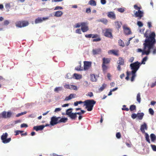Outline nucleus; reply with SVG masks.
<instances>
[{"label": "nucleus", "mask_w": 156, "mask_h": 156, "mask_svg": "<svg viewBox=\"0 0 156 156\" xmlns=\"http://www.w3.org/2000/svg\"><path fill=\"white\" fill-rule=\"evenodd\" d=\"M102 67L103 71H105L108 69V67L105 65V64H102Z\"/></svg>", "instance_id": "41"}, {"label": "nucleus", "mask_w": 156, "mask_h": 156, "mask_svg": "<svg viewBox=\"0 0 156 156\" xmlns=\"http://www.w3.org/2000/svg\"><path fill=\"white\" fill-rule=\"evenodd\" d=\"M69 117L72 120H75L76 117L77 115L76 114V113H72Z\"/></svg>", "instance_id": "23"}, {"label": "nucleus", "mask_w": 156, "mask_h": 156, "mask_svg": "<svg viewBox=\"0 0 156 156\" xmlns=\"http://www.w3.org/2000/svg\"><path fill=\"white\" fill-rule=\"evenodd\" d=\"M117 63L118 65L117 69L119 71H120L121 70V66H123L124 64V59L122 57H119Z\"/></svg>", "instance_id": "9"}, {"label": "nucleus", "mask_w": 156, "mask_h": 156, "mask_svg": "<svg viewBox=\"0 0 156 156\" xmlns=\"http://www.w3.org/2000/svg\"><path fill=\"white\" fill-rule=\"evenodd\" d=\"M88 95L90 97H91L93 96V93L92 92H90L88 93Z\"/></svg>", "instance_id": "63"}, {"label": "nucleus", "mask_w": 156, "mask_h": 156, "mask_svg": "<svg viewBox=\"0 0 156 156\" xmlns=\"http://www.w3.org/2000/svg\"><path fill=\"white\" fill-rule=\"evenodd\" d=\"M137 116V114L133 113L132 114L131 117L133 119H135L136 118Z\"/></svg>", "instance_id": "49"}, {"label": "nucleus", "mask_w": 156, "mask_h": 156, "mask_svg": "<svg viewBox=\"0 0 156 156\" xmlns=\"http://www.w3.org/2000/svg\"><path fill=\"white\" fill-rule=\"evenodd\" d=\"M89 30L88 27H81V30L83 32H85L88 30Z\"/></svg>", "instance_id": "34"}, {"label": "nucleus", "mask_w": 156, "mask_h": 156, "mask_svg": "<svg viewBox=\"0 0 156 156\" xmlns=\"http://www.w3.org/2000/svg\"><path fill=\"white\" fill-rule=\"evenodd\" d=\"M90 80L92 82H96L97 80V77L95 75L92 74L90 75Z\"/></svg>", "instance_id": "22"}, {"label": "nucleus", "mask_w": 156, "mask_h": 156, "mask_svg": "<svg viewBox=\"0 0 156 156\" xmlns=\"http://www.w3.org/2000/svg\"><path fill=\"white\" fill-rule=\"evenodd\" d=\"M9 22L8 20H5L4 21V25H8L9 24Z\"/></svg>", "instance_id": "61"}, {"label": "nucleus", "mask_w": 156, "mask_h": 156, "mask_svg": "<svg viewBox=\"0 0 156 156\" xmlns=\"http://www.w3.org/2000/svg\"><path fill=\"white\" fill-rule=\"evenodd\" d=\"M61 109L60 108H56L54 112H56L58 111H60L61 110Z\"/></svg>", "instance_id": "62"}, {"label": "nucleus", "mask_w": 156, "mask_h": 156, "mask_svg": "<svg viewBox=\"0 0 156 156\" xmlns=\"http://www.w3.org/2000/svg\"><path fill=\"white\" fill-rule=\"evenodd\" d=\"M118 43L119 45L122 46V47H124L125 46V44L123 41L121 39H119L118 41Z\"/></svg>", "instance_id": "35"}, {"label": "nucleus", "mask_w": 156, "mask_h": 156, "mask_svg": "<svg viewBox=\"0 0 156 156\" xmlns=\"http://www.w3.org/2000/svg\"><path fill=\"white\" fill-rule=\"evenodd\" d=\"M96 101L93 100H87L84 101V106H86V108L88 111H90L93 109L94 105L96 103Z\"/></svg>", "instance_id": "4"}, {"label": "nucleus", "mask_w": 156, "mask_h": 156, "mask_svg": "<svg viewBox=\"0 0 156 156\" xmlns=\"http://www.w3.org/2000/svg\"><path fill=\"white\" fill-rule=\"evenodd\" d=\"M144 12L143 11L138 10L136 11L134 13V15L135 17H138V20H140L144 16Z\"/></svg>", "instance_id": "11"}, {"label": "nucleus", "mask_w": 156, "mask_h": 156, "mask_svg": "<svg viewBox=\"0 0 156 156\" xmlns=\"http://www.w3.org/2000/svg\"><path fill=\"white\" fill-rule=\"evenodd\" d=\"M134 9L136 10H140V9H141V7H138L137 5H134Z\"/></svg>", "instance_id": "45"}, {"label": "nucleus", "mask_w": 156, "mask_h": 156, "mask_svg": "<svg viewBox=\"0 0 156 156\" xmlns=\"http://www.w3.org/2000/svg\"><path fill=\"white\" fill-rule=\"evenodd\" d=\"M122 25V23L118 21H116L115 22V25L116 28L118 30L120 28Z\"/></svg>", "instance_id": "21"}, {"label": "nucleus", "mask_w": 156, "mask_h": 156, "mask_svg": "<svg viewBox=\"0 0 156 156\" xmlns=\"http://www.w3.org/2000/svg\"><path fill=\"white\" fill-rule=\"evenodd\" d=\"M80 26H81V23H77L76 24L74 27L76 28H79L80 27Z\"/></svg>", "instance_id": "54"}, {"label": "nucleus", "mask_w": 156, "mask_h": 156, "mask_svg": "<svg viewBox=\"0 0 156 156\" xmlns=\"http://www.w3.org/2000/svg\"><path fill=\"white\" fill-rule=\"evenodd\" d=\"M8 134L7 133H3L1 136V139L2 142L4 144H6L9 142L11 140L10 138L7 139Z\"/></svg>", "instance_id": "8"}, {"label": "nucleus", "mask_w": 156, "mask_h": 156, "mask_svg": "<svg viewBox=\"0 0 156 156\" xmlns=\"http://www.w3.org/2000/svg\"><path fill=\"white\" fill-rule=\"evenodd\" d=\"M88 4L90 5L93 6H95L96 5V2L94 0H90Z\"/></svg>", "instance_id": "26"}, {"label": "nucleus", "mask_w": 156, "mask_h": 156, "mask_svg": "<svg viewBox=\"0 0 156 156\" xmlns=\"http://www.w3.org/2000/svg\"><path fill=\"white\" fill-rule=\"evenodd\" d=\"M136 72H131V73H130L132 75V77L131 78V80L132 82L135 79V77H136Z\"/></svg>", "instance_id": "29"}, {"label": "nucleus", "mask_w": 156, "mask_h": 156, "mask_svg": "<svg viewBox=\"0 0 156 156\" xmlns=\"http://www.w3.org/2000/svg\"><path fill=\"white\" fill-rule=\"evenodd\" d=\"M127 73V76L126 77L125 79L126 80H128L129 79V75L131 74L128 71L126 72Z\"/></svg>", "instance_id": "50"}, {"label": "nucleus", "mask_w": 156, "mask_h": 156, "mask_svg": "<svg viewBox=\"0 0 156 156\" xmlns=\"http://www.w3.org/2000/svg\"><path fill=\"white\" fill-rule=\"evenodd\" d=\"M156 85V81L154 83H153L151 84V87H153Z\"/></svg>", "instance_id": "64"}, {"label": "nucleus", "mask_w": 156, "mask_h": 156, "mask_svg": "<svg viewBox=\"0 0 156 156\" xmlns=\"http://www.w3.org/2000/svg\"><path fill=\"white\" fill-rule=\"evenodd\" d=\"M48 17H38L36 19L35 21V23L36 24L40 23L43 22V20H45L48 19Z\"/></svg>", "instance_id": "12"}, {"label": "nucleus", "mask_w": 156, "mask_h": 156, "mask_svg": "<svg viewBox=\"0 0 156 156\" xmlns=\"http://www.w3.org/2000/svg\"><path fill=\"white\" fill-rule=\"evenodd\" d=\"M147 126L145 123H144L141 126L140 130L143 133H145V129L147 130Z\"/></svg>", "instance_id": "15"}, {"label": "nucleus", "mask_w": 156, "mask_h": 156, "mask_svg": "<svg viewBox=\"0 0 156 156\" xmlns=\"http://www.w3.org/2000/svg\"><path fill=\"white\" fill-rule=\"evenodd\" d=\"M116 137L117 138L119 139L121 138V135L119 132L117 133L116 135Z\"/></svg>", "instance_id": "52"}, {"label": "nucleus", "mask_w": 156, "mask_h": 156, "mask_svg": "<svg viewBox=\"0 0 156 156\" xmlns=\"http://www.w3.org/2000/svg\"><path fill=\"white\" fill-rule=\"evenodd\" d=\"M107 16L108 17L113 19H116V16L114 12H108V13Z\"/></svg>", "instance_id": "16"}, {"label": "nucleus", "mask_w": 156, "mask_h": 156, "mask_svg": "<svg viewBox=\"0 0 156 156\" xmlns=\"http://www.w3.org/2000/svg\"><path fill=\"white\" fill-rule=\"evenodd\" d=\"M88 23L87 22H81V27H88Z\"/></svg>", "instance_id": "42"}, {"label": "nucleus", "mask_w": 156, "mask_h": 156, "mask_svg": "<svg viewBox=\"0 0 156 156\" xmlns=\"http://www.w3.org/2000/svg\"><path fill=\"white\" fill-rule=\"evenodd\" d=\"M136 107L135 105H130V107L129 109L130 111H132L135 110H136Z\"/></svg>", "instance_id": "40"}, {"label": "nucleus", "mask_w": 156, "mask_h": 156, "mask_svg": "<svg viewBox=\"0 0 156 156\" xmlns=\"http://www.w3.org/2000/svg\"><path fill=\"white\" fill-rule=\"evenodd\" d=\"M76 33L79 34H81V29H78L76 30Z\"/></svg>", "instance_id": "56"}, {"label": "nucleus", "mask_w": 156, "mask_h": 156, "mask_svg": "<svg viewBox=\"0 0 156 156\" xmlns=\"http://www.w3.org/2000/svg\"><path fill=\"white\" fill-rule=\"evenodd\" d=\"M147 32V30L144 34V37L146 38L144 43H146L147 41L148 44V43L150 44L151 46H153L156 43L155 39L156 36L155 33L154 32H152L148 36Z\"/></svg>", "instance_id": "1"}, {"label": "nucleus", "mask_w": 156, "mask_h": 156, "mask_svg": "<svg viewBox=\"0 0 156 156\" xmlns=\"http://www.w3.org/2000/svg\"><path fill=\"white\" fill-rule=\"evenodd\" d=\"M102 64H109L111 61V59L108 58H103Z\"/></svg>", "instance_id": "20"}, {"label": "nucleus", "mask_w": 156, "mask_h": 156, "mask_svg": "<svg viewBox=\"0 0 156 156\" xmlns=\"http://www.w3.org/2000/svg\"><path fill=\"white\" fill-rule=\"evenodd\" d=\"M93 34H86L85 35V37L87 38H90L92 37Z\"/></svg>", "instance_id": "57"}, {"label": "nucleus", "mask_w": 156, "mask_h": 156, "mask_svg": "<svg viewBox=\"0 0 156 156\" xmlns=\"http://www.w3.org/2000/svg\"><path fill=\"white\" fill-rule=\"evenodd\" d=\"M29 24L28 21L26 20L19 21L16 22V26L21 28L27 26Z\"/></svg>", "instance_id": "6"}, {"label": "nucleus", "mask_w": 156, "mask_h": 156, "mask_svg": "<svg viewBox=\"0 0 156 156\" xmlns=\"http://www.w3.org/2000/svg\"><path fill=\"white\" fill-rule=\"evenodd\" d=\"M12 115V113L10 111L7 112L3 111L0 114V118L6 119L10 118Z\"/></svg>", "instance_id": "7"}, {"label": "nucleus", "mask_w": 156, "mask_h": 156, "mask_svg": "<svg viewBox=\"0 0 156 156\" xmlns=\"http://www.w3.org/2000/svg\"><path fill=\"white\" fill-rule=\"evenodd\" d=\"M141 64L140 62L138 61H136L133 63H131L130 65V66L131 69L132 70V72H136L139 69Z\"/></svg>", "instance_id": "5"}, {"label": "nucleus", "mask_w": 156, "mask_h": 156, "mask_svg": "<svg viewBox=\"0 0 156 156\" xmlns=\"http://www.w3.org/2000/svg\"><path fill=\"white\" fill-rule=\"evenodd\" d=\"M154 46H153V48H151V49L153 50V51H152V53L154 55V54H156V48H154Z\"/></svg>", "instance_id": "55"}, {"label": "nucleus", "mask_w": 156, "mask_h": 156, "mask_svg": "<svg viewBox=\"0 0 156 156\" xmlns=\"http://www.w3.org/2000/svg\"><path fill=\"white\" fill-rule=\"evenodd\" d=\"M112 30L110 28L106 29L104 33V35L108 37L112 38L113 36L112 34Z\"/></svg>", "instance_id": "10"}, {"label": "nucleus", "mask_w": 156, "mask_h": 156, "mask_svg": "<svg viewBox=\"0 0 156 156\" xmlns=\"http://www.w3.org/2000/svg\"><path fill=\"white\" fill-rule=\"evenodd\" d=\"M124 33L126 35H129L131 34V31L130 29L127 27H124Z\"/></svg>", "instance_id": "19"}, {"label": "nucleus", "mask_w": 156, "mask_h": 156, "mask_svg": "<svg viewBox=\"0 0 156 156\" xmlns=\"http://www.w3.org/2000/svg\"><path fill=\"white\" fill-rule=\"evenodd\" d=\"M106 86V85L105 83H103L102 86L99 89V90L100 92H101L105 88Z\"/></svg>", "instance_id": "37"}, {"label": "nucleus", "mask_w": 156, "mask_h": 156, "mask_svg": "<svg viewBox=\"0 0 156 156\" xmlns=\"http://www.w3.org/2000/svg\"><path fill=\"white\" fill-rule=\"evenodd\" d=\"M63 9V8L62 7L59 6H57L55 7L54 9L55 10H58V9Z\"/></svg>", "instance_id": "58"}, {"label": "nucleus", "mask_w": 156, "mask_h": 156, "mask_svg": "<svg viewBox=\"0 0 156 156\" xmlns=\"http://www.w3.org/2000/svg\"><path fill=\"white\" fill-rule=\"evenodd\" d=\"M62 13H63L62 11H58L55 12L54 16L56 17H60L62 15Z\"/></svg>", "instance_id": "24"}, {"label": "nucleus", "mask_w": 156, "mask_h": 156, "mask_svg": "<svg viewBox=\"0 0 156 156\" xmlns=\"http://www.w3.org/2000/svg\"><path fill=\"white\" fill-rule=\"evenodd\" d=\"M84 70H88L91 67V63L90 62L85 61L84 62Z\"/></svg>", "instance_id": "13"}, {"label": "nucleus", "mask_w": 156, "mask_h": 156, "mask_svg": "<svg viewBox=\"0 0 156 156\" xmlns=\"http://www.w3.org/2000/svg\"><path fill=\"white\" fill-rule=\"evenodd\" d=\"M137 25L139 27H141L143 26V23L140 21H138L137 22Z\"/></svg>", "instance_id": "46"}, {"label": "nucleus", "mask_w": 156, "mask_h": 156, "mask_svg": "<svg viewBox=\"0 0 156 156\" xmlns=\"http://www.w3.org/2000/svg\"><path fill=\"white\" fill-rule=\"evenodd\" d=\"M150 137L151 141L154 142L156 140V136L153 133H152L150 135Z\"/></svg>", "instance_id": "28"}, {"label": "nucleus", "mask_w": 156, "mask_h": 156, "mask_svg": "<svg viewBox=\"0 0 156 156\" xmlns=\"http://www.w3.org/2000/svg\"><path fill=\"white\" fill-rule=\"evenodd\" d=\"M148 58V57L147 56L145 57L143 59L142 61L141 62H140L141 65L142 64H145V62L147 60Z\"/></svg>", "instance_id": "38"}, {"label": "nucleus", "mask_w": 156, "mask_h": 156, "mask_svg": "<svg viewBox=\"0 0 156 156\" xmlns=\"http://www.w3.org/2000/svg\"><path fill=\"white\" fill-rule=\"evenodd\" d=\"M67 120L68 119L66 118H61L60 117H56L53 116L51 118L50 124L52 126H54L59 123H65Z\"/></svg>", "instance_id": "3"}, {"label": "nucleus", "mask_w": 156, "mask_h": 156, "mask_svg": "<svg viewBox=\"0 0 156 156\" xmlns=\"http://www.w3.org/2000/svg\"><path fill=\"white\" fill-rule=\"evenodd\" d=\"M141 98L140 96V94L139 93L137 95L136 100L139 103H140L141 101Z\"/></svg>", "instance_id": "39"}, {"label": "nucleus", "mask_w": 156, "mask_h": 156, "mask_svg": "<svg viewBox=\"0 0 156 156\" xmlns=\"http://www.w3.org/2000/svg\"><path fill=\"white\" fill-rule=\"evenodd\" d=\"M149 113L151 115H153L154 114V110L151 108H150L149 109Z\"/></svg>", "instance_id": "43"}, {"label": "nucleus", "mask_w": 156, "mask_h": 156, "mask_svg": "<svg viewBox=\"0 0 156 156\" xmlns=\"http://www.w3.org/2000/svg\"><path fill=\"white\" fill-rule=\"evenodd\" d=\"M75 96V95L73 94H70L69 96L68 97H66L65 100V101H68L70 99H71L73 98H74Z\"/></svg>", "instance_id": "25"}, {"label": "nucleus", "mask_w": 156, "mask_h": 156, "mask_svg": "<svg viewBox=\"0 0 156 156\" xmlns=\"http://www.w3.org/2000/svg\"><path fill=\"white\" fill-rule=\"evenodd\" d=\"M146 43L143 44V49L142 50L140 48H138L137 49L138 52H142V55H149L151 52V50L153 48V46H152L149 44H148L146 41Z\"/></svg>", "instance_id": "2"}, {"label": "nucleus", "mask_w": 156, "mask_h": 156, "mask_svg": "<svg viewBox=\"0 0 156 156\" xmlns=\"http://www.w3.org/2000/svg\"><path fill=\"white\" fill-rule=\"evenodd\" d=\"M23 132V131H20V130H16L15 132L16 133L15 134V136H16L18 135L20 133H22Z\"/></svg>", "instance_id": "48"}, {"label": "nucleus", "mask_w": 156, "mask_h": 156, "mask_svg": "<svg viewBox=\"0 0 156 156\" xmlns=\"http://www.w3.org/2000/svg\"><path fill=\"white\" fill-rule=\"evenodd\" d=\"M28 126L27 125V124L23 123L21 125V127H27Z\"/></svg>", "instance_id": "60"}, {"label": "nucleus", "mask_w": 156, "mask_h": 156, "mask_svg": "<svg viewBox=\"0 0 156 156\" xmlns=\"http://www.w3.org/2000/svg\"><path fill=\"white\" fill-rule=\"evenodd\" d=\"M74 76L75 77V79L77 80L80 79L82 78V76L78 74L77 73H74L73 74Z\"/></svg>", "instance_id": "33"}, {"label": "nucleus", "mask_w": 156, "mask_h": 156, "mask_svg": "<svg viewBox=\"0 0 156 156\" xmlns=\"http://www.w3.org/2000/svg\"><path fill=\"white\" fill-rule=\"evenodd\" d=\"M145 134V137L146 140L149 144L151 143L148 134L146 133H144Z\"/></svg>", "instance_id": "32"}, {"label": "nucleus", "mask_w": 156, "mask_h": 156, "mask_svg": "<svg viewBox=\"0 0 156 156\" xmlns=\"http://www.w3.org/2000/svg\"><path fill=\"white\" fill-rule=\"evenodd\" d=\"M61 90V87H57L56 88H55V91H59V90Z\"/></svg>", "instance_id": "59"}, {"label": "nucleus", "mask_w": 156, "mask_h": 156, "mask_svg": "<svg viewBox=\"0 0 156 156\" xmlns=\"http://www.w3.org/2000/svg\"><path fill=\"white\" fill-rule=\"evenodd\" d=\"M118 11L120 12H123L125 10L124 8H120L118 9Z\"/></svg>", "instance_id": "53"}, {"label": "nucleus", "mask_w": 156, "mask_h": 156, "mask_svg": "<svg viewBox=\"0 0 156 156\" xmlns=\"http://www.w3.org/2000/svg\"><path fill=\"white\" fill-rule=\"evenodd\" d=\"M126 106L125 105H123L122 106L123 108H122V110H125L126 111H128L129 110V109L128 108H126Z\"/></svg>", "instance_id": "44"}, {"label": "nucleus", "mask_w": 156, "mask_h": 156, "mask_svg": "<svg viewBox=\"0 0 156 156\" xmlns=\"http://www.w3.org/2000/svg\"><path fill=\"white\" fill-rule=\"evenodd\" d=\"M101 40V39L99 37L97 38L94 39L92 40L93 42H97L100 41Z\"/></svg>", "instance_id": "47"}, {"label": "nucleus", "mask_w": 156, "mask_h": 156, "mask_svg": "<svg viewBox=\"0 0 156 156\" xmlns=\"http://www.w3.org/2000/svg\"><path fill=\"white\" fill-rule=\"evenodd\" d=\"M64 87L65 89H69L70 90H77V88L76 86L73 85L69 84H66L64 85Z\"/></svg>", "instance_id": "14"}, {"label": "nucleus", "mask_w": 156, "mask_h": 156, "mask_svg": "<svg viewBox=\"0 0 156 156\" xmlns=\"http://www.w3.org/2000/svg\"><path fill=\"white\" fill-rule=\"evenodd\" d=\"M73 110V109L72 108H70L68 109L66 111V115H68L69 116L72 114V111Z\"/></svg>", "instance_id": "31"}, {"label": "nucleus", "mask_w": 156, "mask_h": 156, "mask_svg": "<svg viewBox=\"0 0 156 156\" xmlns=\"http://www.w3.org/2000/svg\"><path fill=\"white\" fill-rule=\"evenodd\" d=\"M99 21L105 24H106L108 22V20L105 18L100 19Z\"/></svg>", "instance_id": "36"}, {"label": "nucleus", "mask_w": 156, "mask_h": 156, "mask_svg": "<svg viewBox=\"0 0 156 156\" xmlns=\"http://www.w3.org/2000/svg\"><path fill=\"white\" fill-rule=\"evenodd\" d=\"M44 127L45 126L43 125L38 126L34 127L33 129H34L36 130V131H38V130H42Z\"/></svg>", "instance_id": "17"}, {"label": "nucleus", "mask_w": 156, "mask_h": 156, "mask_svg": "<svg viewBox=\"0 0 156 156\" xmlns=\"http://www.w3.org/2000/svg\"><path fill=\"white\" fill-rule=\"evenodd\" d=\"M137 117L138 119L139 120H142L144 116V113L143 112L140 113H138L137 114Z\"/></svg>", "instance_id": "27"}, {"label": "nucleus", "mask_w": 156, "mask_h": 156, "mask_svg": "<svg viewBox=\"0 0 156 156\" xmlns=\"http://www.w3.org/2000/svg\"><path fill=\"white\" fill-rule=\"evenodd\" d=\"M101 52V49L100 48L97 49H93L92 50V53L94 55L99 54Z\"/></svg>", "instance_id": "18"}, {"label": "nucleus", "mask_w": 156, "mask_h": 156, "mask_svg": "<svg viewBox=\"0 0 156 156\" xmlns=\"http://www.w3.org/2000/svg\"><path fill=\"white\" fill-rule=\"evenodd\" d=\"M151 146L152 147V150L154 151H156V146L154 145H151Z\"/></svg>", "instance_id": "51"}, {"label": "nucleus", "mask_w": 156, "mask_h": 156, "mask_svg": "<svg viewBox=\"0 0 156 156\" xmlns=\"http://www.w3.org/2000/svg\"><path fill=\"white\" fill-rule=\"evenodd\" d=\"M108 53L109 54H113L114 55H118L117 51H115V50H114L109 51H108Z\"/></svg>", "instance_id": "30"}]
</instances>
